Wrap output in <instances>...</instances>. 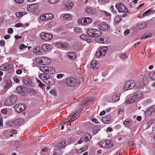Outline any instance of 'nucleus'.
Returning a JSON list of instances; mask_svg holds the SVG:
<instances>
[{
  "instance_id": "obj_1",
  "label": "nucleus",
  "mask_w": 155,
  "mask_h": 155,
  "mask_svg": "<svg viewBox=\"0 0 155 155\" xmlns=\"http://www.w3.org/2000/svg\"><path fill=\"white\" fill-rule=\"evenodd\" d=\"M65 83L69 87H74L78 85L77 79L73 77H70L65 80Z\"/></svg>"
},
{
  "instance_id": "obj_20",
  "label": "nucleus",
  "mask_w": 155,
  "mask_h": 155,
  "mask_svg": "<svg viewBox=\"0 0 155 155\" xmlns=\"http://www.w3.org/2000/svg\"><path fill=\"white\" fill-rule=\"evenodd\" d=\"M67 144L66 140H64L59 143L58 146L59 147L61 148L65 147Z\"/></svg>"
},
{
  "instance_id": "obj_33",
  "label": "nucleus",
  "mask_w": 155,
  "mask_h": 155,
  "mask_svg": "<svg viewBox=\"0 0 155 155\" xmlns=\"http://www.w3.org/2000/svg\"><path fill=\"white\" fill-rule=\"evenodd\" d=\"M138 25L140 28H144L147 26L146 24L144 22H141L138 24Z\"/></svg>"
},
{
  "instance_id": "obj_58",
  "label": "nucleus",
  "mask_w": 155,
  "mask_h": 155,
  "mask_svg": "<svg viewBox=\"0 0 155 155\" xmlns=\"http://www.w3.org/2000/svg\"><path fill=\"white\" fill-rule=\"evenodd\" d=\"M60 0H48L49 2L52 4L56 3L58 2Z\"/></svg>"
},
{
  "instance_id": "obj_63",
  "label": "nucleus",
  "mask_w": 155,
  "mask_h": 155,
  "mask_svg": "<svg viewBox=\"0 0 155 155\" xmlns=\"http://www.w3.org/2000/svg\"><path fill=\"white\" fill-rule=\"evenodd\" d=\"M50 93L53 95H55L56 94V91L54 90H52L50 91Z\"/></svg>"
},
{
  "instance_id": "obj_38",
  "label": "nucleus",
  "mask_w": 155,
  "mask_h": 155,
  "mask_svg": "<svg viewBox=\"0 0 155 155\" xmlns=\"http://www.w3.org/2000/svg\"><path fill=\"white\" fill-rule=\"evenodd\" d=\"M85 11L89 14H92L93 13V9L90 7H88L86 8Z\"/></svg>"
},
{
  "instance_id": "obj_18",
  "label": "nucleus",
  "mask_w": 155,
  "mask_h": 155,
  "mask_svg": "<svg viewBox=\"0 0 155 155\" xmlns=\"http://www.w3.org/2000/svg\"><path fill=\"white\" fill-rule=\"evenodd\" d=\"M33 53L37 55H40L42 54V50L39 47H37L34 49L33 51Z\"/></svg>"
},
{
  "instance_id": "obj_51",
  "label": "nucleus",
  "mask_w": 155,
  "mask_h": 155,
  "mask_svg": "<svg viewBox=\"0 0 155 155\" xmlns=\"http://www.w3.org/2000/svg\"><path fill=\"white\" fill-rule=\"evenodd\" d=\"M29 92L33 95H36L37 94V92L34 89H30L29 90Z\"/></svg>"
},
{
  "instance_id": "obj_16",
  "label": "nucleus",
  "mask_w": 155,
  "mask_h": 155,
  "mask_svg": "<svg viewBox=\"0 0 155 155\" xmlns=\"http://www.w3.org/2000/svg\"><path fill=\"white\" fill-rule=\"evenodd\" d=\"M100 66L99 63L96 60L92 61L91 63V67L94 69H97Z\"/></svg>"
},
{
  "instance_id": "obj_49",
  "label": "nucleus",
  "mask_w": 155,
  "mask_h": 155,
  "mask_svg": "<svg viewBox=\"0 0 155 155\" xmlns=\"http://www.w3.org/2000/svg\"><path fill=\"white\" fill-rule=\"evenodd\" d=\"M62 45L61 48L66 49H69L70 48L69 45L67 43H63Z\"/></svg>"
},
{
  "instance_id": "obj_12",
  "label": "nucleus",
  "mask_w": 155,
  "mask_h": 155,
  "mask_svg": "<svg viewBox=\"0 0 155 155\" xmlns=\"http://www.w3.org/2000/svg\"><path fill=\"white\" fill-rule=\"evenodd\" d=\"M66 55L68 59H72L74 61H76V55L75 53L68 52L67 53Z\"/></svg>"
},
{
  "instance_id": "obj_40",
  "label": "nucleus",
  "mask_w": 155,
  "mask_h": 155,
  "mask_svg": "<svg viewBox=\"0 0 155 155\" xmlns=\"http://www.w3.org/2000/svg\"><path fill=\"white\" fill-rule=\"evenodd\" d=\"M128 84L129 83H127L126 82L125 84V86L124 87V90H128L131 89L132 88L130 87V86Z\"/></svg>"
},
{
  "instance_id": "obj_21",
  "label": "nucleus",
  "mask_w": 155,
  "mask_h": 155,
  "mask_svg": "<svg viewBox=\"0 0 155 155\" xmlns=\"http://www.w3.org/2000/svg\"><path fill=\"white\" fill-rule=\"evenodd\" d=\"M84 141H88L91 139V137L89 134H85L82 137Z\"/></svg>"
},
{
  "instance_id": "obj_11",
  "label": "nucleus",
  "mask_w": 155,
  "mask_h": 155,
  "mask_svg": "<svg viewBox=\"0 0 155 155\" xmlns=\"http://www.w3.org/2000/svg\"><path fill=\"white\" fill-rule=\"evenodd\" d=\"M41 62L39 63L41 65H48L51 62L50 60L48 57H41Z\"/></svg>"
},
{
  "instance_id": "obj_46",
  "label": "nucleus",
  "mask_w": 155,
  "mask_h": 155,
  "mask_svg": "<svg viewBox=\"0 0 155 155\" xmlns=\"http://www.w3.org/2000/svg\"><path fill=\"white\" fill-rule=\"evenodd\" d=\"M75 141V139H74L72 137H69V140L68 141L69 144L71 143H74Z\"/></svg>"
},
{
  "instance_id": "obj_44",
  "label": "nucleus",
  "mask_w": 155,
  "mask_h": 155,
  "mask_svg": "<svg viewBox=\"0 0 155 155\" xmlns=\"http://www.w3.org/2000/svg\"><path fill=\"white\" fill-rule=\"evenodd\" d=\"M25 14V12H17L16 13V15L18 17H20Z\"/></svg>"
},
{
  "instance_id": "obj_42",
  "label": "nucleus",
  "mask_w": 155,
  "mask_h": 155,
  "mask_svg": "<svg viewBox=\"0 0 155 155\" xmlns=\"http://www.w3.org/2000/svg\"><path fill=\"white\" fill-rule=\"evenodd\" d=\"M121 20L120 17L119 16H117L114 18V21L116 23H118L120 22Z\"/></svg>"
},
{
  "instance_id": "obj_14",
  "label": "nucleus",
  "mask_w": 155,
  "mask_h": 155,
  "mask_svg": "<svg viewBox=\"0 0 155 155\" xmlns=\"http://www.w3.org/2000/svg\"><path fill=\"white\" fill-rule=\"evenodd\" d=\"M99 145L100 146L103 147H111L112 146L111 144H108V141L102 140L100 142Z\"/></svg>"
},
{
  "instance_id": "obj_35",
  "label": "nucleus",
  "mask_w": 155,
  "mask_h": 155,
  "mask_svg": "<svg viewBox=\"0 0 155 155\" xmlns=\"http://www.w3.org/2000/svg\"><path fill=\"white\" fill-rule=\"evenodd\" d=\"M12 83L10 81H6L4 86L5 89H7L10 87Z\"/></svg>"
},
{
  "instance_id": "obj_59",
  "label": "nucleus",
  "mask_w": 155,
  "mask_h": 155,
  "mask_svg": "<svg viewBox=\"0 0 155 155\" xmlns=\"http://www.w3.org/2000/svg\"><path fill=\"white\" fill-rule=\"evenodd\" d=\"M41 58H40L38 57L37 58H36V61L37 62V63H38L39 64H40V63H41Z\"/></svg>"
},
{
  "instance_id": "obj_30",
  "label": "nucleus",
  "mask_w": 155,
  "mask_h": 155,
  "mask_svg": "<svg viewBox=\"0 0 155 155\" xmlns=\"http://www.w3.org/2000/svg\"><path fill=\"white\" fill-rule=\"evenodd\" d=\"M45 16L47 20H49L53 18V15L51 13H47L45 14Z\"/></svg>"
},
{
  "instance_id": "obj_45",
  "label": "nucleus",
  "mask_w": 155,
  "mask_h": 155,
  "mask_svg": "<svg viewBox=\"0 0 155 155\" xmlns=\"http://www.w3.org/2000/svg\"><path fill=\"white\" fill-rule=\"evenodd\" d=\"M74 31L78 34L81 33L82 32L81 29L78 27L75 28Z\"/></svg>"
},
{
  "instance_id": "obj_53",
  "label": "nucleus",
  "mask_w": 155,
  "mask_h": 155,
  "mask_svg": "<svg viewBox=\"0 0 155 155\" xmlns=\"http://www.w3.org/2000/svg\"><path fill=\"white\" fill-rule=\"evenodd\" d=\"M150 77L151 79H155V72H152L150 75Z\"/></svg>"
},
{
  "instance_id": "obj_64",
  "label": "nucleus",
  "mask_w": 155,
  "mask_h": 155,
  "mask_svg": "<svg viewBox=\"0 0 155 155\" xmlns=\"http://www.w3.org/2000/svg\"><path fill=\"white\" fill-rule=\"evenodd\" d=\"M1 112L3 114H6L7 112V110L6 109H3L1 110Z\"/></svg>"
},
{
  "instance_id": "obj_41",
  "label": "nucleus",
  "mask_w": 155,
  "mask_h": 155,
  "mask_svg": "<svg viewBox=\"0 0 155 155\" xmlns=\"http://www.w3.org/2000/svg\"><path fill=\"white\" fill-rule=\"evenodd\" d=\"M96 40L97 41L98 43H103L104 42V39L99 37L96 38Z\"/></svg>"
},
{
  "instance_id": "obj_54",
  "label": "nucleus",
  "mask_w": 155,
  "mask_h": 155,
  "mask_svg": "<svg viewBox=\"0 0 155 155\" xmlns=\"http://www.w3.org/2000/svg\"><path fill=\"white\" fill-rule=\"evenodd\" d=\"M28 48V50H29L30 47H28L27 46H25L23 44H22L20 45L19 46V48H20V49L21 50L23 49L24 48Z\"/></svg>"
},
{
  "instance_id": "obj_4",
  "label": "nucleus",
  "mask_w": 155,
  "mask_h": 155,
  "mask_svg": "<svg viewBox=\"0 0 155 155\" xmlns=\"http://www.w3.org/2000/svg\"><path fill=\"white\" fill-rule=\"evenodd\" d=\"M39 78L44 82L47 84H50L51 83L49 81H54L52 78H50L49 75L47 73L40 74Z\"/></svg>"
},
{
  "instance_id": "obj_2",
  "label": "nucleus",
  "mask_w": 155,
  "mask_h": 155,
  "mask_svg": "<svg viewBox=\"0 0 155 155\" xmlns=\"http://www.w3.org/2000/svg\"><path fill=\"white\" fill-rule=\"evenodd\" d=\"M143 92L140 91H139L137 93H135L134 94L132 97L130 98L125 101L126 104H128L133 103L135 101V98L140 99L142 98L143 97Z\"/></svg>"
},
{
  "instance_id": "obj_62",
  "label": "nucleus",
  "mask_w": 155,
  "mask_h": 155,
  "mask_svg": "<svg viewBox=\"0 0 155 155\" xmlns=\"http://www.w3.org/2000/svg\"><path fill=\"white\" fill-rule=\"evenodd\" d=\"M13 30L12 28H9L8 29V32L9 34H12V33H13Z\"/></svg>"
},
{
  "instance_id": "obj_32",
  "label": "nucleus",
  "mask_w": 155,
  "mask_h": 155,
  "mask_svg": "<svg viewBox=\"0 0 155 155\" xmlns=\"http://www.w3.org/2000/svg\"><path fill=\"white\" fill-rule=\"evenodd\" d=\"M47 67V66H41L39 67V69L43 72L46 73Z\"/></svg>"
},
{
  "instance_id": "obj_5",
  "label": "nucleus",
  "mask_w": 155,
  "mask_h": 155,
  "mask_svg": "<svg viewBox=\"0 0 155 155\" xmlns=\"http://www.w3.org/2000/svg\"><path fill=\"white\" fill-rule=\"evenodd\" d=\"M17 100L16 96L11 95L5 101V104L7 106H11L15 103Z\"/></svg>"
},
{
  "instance_id": "obj_3",
  "label": "nucleus",
  "mask_w": 155,
  "mask_h": 155,
  "mask_svg": "<svg viewBox=\"0 0 155 155\" xmlns=\"http://www.w3.org/2000/svg\"><path fill=\"white\" fill-rule=\"evenodd\" d=\"M87 34L93 37L100 36L102 34V32L99 30L91 28L86 29Z\"/></svg>"
},
{
  "instance_id": "obj_50",
  "label": "nucleus",
  "mask_w": 155,
  "mask_h": 155,
  "mask_svg": "<svg viewBox=\"0 0 155 155\" xmlns=\"http://www.w3.org/2000/svg\"><path fill=\"white\" fill-rule=\"evenodd\" d=\"M87 146H84V147L80 149L79 151L80 153L82 152H83L87 150Z\"/></svg>"
},
{
  "instance_id": "obj_52",
  "label": "nucleus",
  "mask_w": 155,
  "mask_h": 155,
  "mask_svg": "<svg viewBox=\"0 0 155 155\" xmlns=\"http://www.w3.org/2000/svg\"><path fill=\"white\" fill-rule=\"evenodd\" d=\"M67 120L66 122H63V124L67 123V122H70L71 121L73 120V119H72V117H71V114L68 117V118L67 119Z\"/></svg>"
},
{
  "instance_id": "obj_31",
  "label": "nucleus",
  "mask_w": 155,
  "mask_h": 155,
  "mask_svg": "<svg viewBox=\"0 0 155 155\" xmlns=\"http://www.w3.org/2000/svg\"><path fill=\"white\" fill-rule=\"evenodd\" d=\"M133 122L131 120H125L124 122V124L128 126H131L132 125Z\"/></svg>"
},
{
  "instance_id": "obj_61",
  "label": "nucleus",
  "mask_w": 155,
  "mask_h": 155,
  "mask_svg": "<svg viewBox=\"0 0 155 155\" xmlns=\"http://www.w3.org/2000/svg\"><path fill=\"white\" fill-rule=\"evenodd\" d=\"M23 25V24L22 23H17L15 25V27H20L21 26Z\"/></svg>"
},
{
  "instance_id": "obj_13",
  "label": "nucleus",
  "mask_w": 155,
  "mask_h": 155,
  "mask_svg": "<svg viewBox=\"0 0 155 155\" xmlns=\"http://www.w3.org/2000/svg\"><path fill=\"white\" fill-rule=\"evenodd\" d=\"M42 49L45 52L50 51L52 49L53 47L47 44H44L42 46Z\"/></svg>"
},
{
  "instance_id": "obj_56",
  "label": "nucleus",
  "mask_w": 155,
  "mask_h": 155,
  "mask_svg": "<svg viewBox=\"0 0 155 155\" xmlns=\"http://www.w3.org/2000/svg\"><path fill=\"white\" fill-rule=\"evenodd\" d=\"M120 57L123 59H125L127 57V56L126 55V54L125 53H122L120 56Z\"/></svg>"
},
{
  "instance_id": "obj_17",
  "label": "nucleus",
  "mask_w": 155,
  "mask_h": 155,
  "mask_svg": "<svg viewBox=\"0 0 155 155\" xmlns=\"http://www.w3.org/2000/svg\"><path fill=\"white\" fill-rule=\"evenodd\" d=\"M81 37L84 36V39L88 42H91L93 40V37L92 36L90 35H83L81 36Z\"/></svg>"
},
{
  "instance_id": "obj_7",
  "label": "nucleus",
  "mask_w": 155,
  "mask_h": 155,
  "mask_svg": "<svg viewBox=\"0 0 155 155\" xmlns=\"http://www.w3.org/2000/svg\"><path fill=\"white\" fill-rule=\"evenodd\" d=\"M14 107L15 110L19 113L22 112L26 109V106L25 105L20 104H16Z\"/></svg>"
},
{
  "instance_id": "obj_48",
  "label": "nucleus",
  "mask_w": 155,
  "mask_h": 155,
  "mask_svg": "<svg viewBox=\"0 0 155 155\" xmlns=\"http://www.w3.org/2000/svg\"><path fill=\"white\" fill-rule=\"evenodd\" d=\"M84 19H86L87 21L86 24H89L91 23L92 21V19L90 17H85L84 18Z\"/></svg>"
},
{
  "instance_id": "obj_19",
  "label": "nucleus",
  "mask_w": 155,
  "mask_h": 155,
  "mask_svg": "<svg viewBox=\"0 0 155 155\" xmlns=\"http://www.w3.org/2000/svg\"><path fill=\"white\" fill-rule=\"evenodd\" d=\"M155 111V106H151L149 109L146 111V113L149 115H151L152 113L154 112Z\"/></svg>"
},
{
  "instance_id": "obj_43",
  "label": "nucleus",
  "mask_w": 155,
  "mask_h": 155,
  "mask_svg": "<svg viewBox=\"0 0 155 155\" xmlns=\"http://www.w3.org/2000/svg\"><path fill=\"white\" fill-rule=\"evenodd\" d=\"M102 28H104L103 30L105 31L109 30L110 29V26L107 24L103 25L102 26Z\"/></svg>"
},
{
  "instance_id": "obj_9",
  "label": "nucleus",
  "mask_w": 155,
  "mask_h": 155,
  "mask_svg": "<svg viewBox=\"0 0 155 155\" xmlns=\"http://www.w3.org/2000/svg\"><path fill=\"white\" fill-rule=\"evenodd\" d=\"M40 36L41 39L46 41L51 40L53 38L52 35L44 32L41 33L40 35Z\"/></svg>"
},
{
  "instance_id": "obj_29",
  "label": "nucleus",
  "mask_w": 155,
  "mask_h": 155,
  "mask_svg": "<svg viewBox=\"0 0 155 155\" xmlns=\"http://www.w3.org/2000/svg\"><path fill=\"white\" fill-rule=\"evenodd\" d=\"M126 82L127 83H129L128 84L130 86V87L132 88L136 85L135 82L133 80L129 81Z\"/></svg>"
},
{
  "instance_id": "obj_39",
  "label": "nucleus",
  "mask_w": 155,
  "mask_h": 155,
  "mask_svg": "<svg viewBox=\"0 0 155 155\" xmlns=\"http://www.w3.org/2000/svg\"><path fill=\"white\" fill-rule=\"evenodd\" d=\"M38 5L37 4H35L29 5L27 9H28V8H31L32 9H33L34 8H38Z\"/></svg>"
},
{
  "instance_id": "obj_27",
  "label": "nucleus",
  "mask_w": 155,
  "mask_h": 155,
  "mask_svg": "<svg viewBox=\"0 0 155 155\" xmlns=\"http://www.w3.org/2000/svg\"><path fill=\"white\" fill-rule=\"evenodd\" d=\"M100 127L99 126L97 125L94 127L92 129V131L94 134H96L100 130Z\"/></svg>"
},
{
  "instance_id": "obj_60",
  "label": "nucleus",
  "mask_w": 155,
  "mask_h": 155,
  "mask_svg": "<svg viewBox=\"0 0 155 155\" xmlns=\"http://www.w3.org/2000/svg\"><path fill=\"white\" fill-rule=\"evenodd\" d=\"M45 15H41L40 17V18L42 20H47L45 18Z\"/></svg>"
},
{
  "instance_id": "obj_8",
  "label": "nucleus",
  "mask_w": 155,
  "mask_h": 155,
  "mask_svg": "<svg viewBox=\"0 0 155 155\" xmlns=\"http://www.w3.org/2000/svg\"><path fill=\"white\" fill-rule=\"evenodd\" d=\"M115 7L119 12H127V9L122 3H119L115 5Z\"/></svg>"
},
{
  "instance_id": "obj_37",
  "label": "nucleus",
  "mask_w": 155,
  "mask_h": 155,
  "mask_svg": "<svg viewBox=\"0 0 155 155\" xmlns=\"http://www.w3.org/2000/svg\"><path fill=\"white\" fill-rule=\"evenodd\" d=\"M73 5V3L72 2H70L67 3V4L65 5V8L66 9H71L72 8Z\"/></svg>"
},
{
  "instance_id": "obj_26",
  "label": "nucleus",
  "mask_w": 155,
  "mask_h": 155,
  "mask_svg": "<svg viewBox=\"0 0 155 155\" xmlns=\"http://www.w3.org/2000/svg\"><path fill=\"white\" fill-rule=\"evenodd\" d=\"M91 102V98H88L85 99L81 103V105H84L87 103H90Z\"/></svg>"
},
{
  "instance_id": "obj_22",
  "label": "nucleus",
  "mask_w": 155,
  "mask_h": 155,
  "mask_svg": "<svg viewBox=\"0 0 155 155\" xmlns=\"http://www.w3.org/2000/svg\"><path fill=\"white\" fill-rule=\"evenodd\" d=\"M11 67L8 64H5L2 66H0V70L2 71H7L10 68H11Z\"/></svg>"
},
{
  "instance_id": "obj_28",
  "label": "nucleus",
  "mask_w": 155,
  "mask_h": 155,
  "mask_svg": "<svg viewBox=\"0 0 155 155\" xmlns=\"http://www.w3.org/2000/svg\"><path fill=\"white\" fill-rule=\"evenodd\" d=\"M63 17L64 20L66 21H68L70 20L71 18V16L69 14H66L63 15Z\"/></svg>"
},
{
  "instance_id": "obj_25",
  "label": "nucleus",
  "mask_w": 155,
  "mask_h": 155,
  "mask_svg": "<svg viewBox=\"0 0 155 155\" xmlns=\"http://www.w3.org/2000/svg\"><path fill=\"white\" fill-rule=\"evenodd\" d=\"M16 90L17 92L20 95L23 94L25 92L23 88L21 86L17 87L16 88Z\"/></svg>"
},
{
  "instance_id": "obj_15",
  "label": "nucleus",
  "mask_w": 155,
  "mask_h": 155,
  "mask_svg": "<svg viewBox=\"0 0 155 155\" xmlns=\"http://www.w3.org/2000/svg\"><path fill=\"white\" fill-rule=\"evenodd\" d=\"M102 122L106 124L110 123L111 121V117L109 116H104L102 119Z\"/></svg>"
},
{
  "instance_id": "obj_57",
  "label": "nucleus",
  "mask_w": 155,
  "mask_h": 155,
  "mask_svg": "<svg viewBox=\"0 0 155 155\" xmlns=\"http://www.w3.org/2000/svg\"><path fill=\"white\" fill-rule=\"evenodd\" d=\"M62 44L59 42H57L56 43V45L59 48H61L62 47Z\"/></svg>"
},
{
  "instance_id": "obj_23",
  "label": "nucleus",
  "mask_w": 155,
  "mask_h": 155,
  "mask_svg": "<svg viewBox=\"0 0 155 155\" xmlns=\"http://www.w3.org/2000/svg\"><path fill=\"white\" fill-rule=\"evenodd\" d=\"M23 82L25 84L27 85H30L31 84V80L29 78H25Z\"/></svg>"
},
{
  "instance_id": "obj_10",
  "label": "nucleus",
  "mask_w": 155,
  "mask_h": 155,
  "mask_svg": "<svg viewBox=\"0 0 155 155\" xmlns=\"http://www.w3.org/2000/svg\"><path fill=\"white\" fill-rule=\"evenodd\" d=\"M24 121V120L22 118L18 119L15 121H12L10 122L9 125L11 126H15L20 125L21 123Z\"/></svg>"
},
{
  "instance_id": "obj_34",
  "label": "nucleus",
  "mask_w": 155,
  "mask_h": 155,
  "mask_svg": "<svg viewBox=\"0 0 155 155\" xmlns=\"http://www.w3.org/2000/svg\"><path fill=\"white\" fill-rule=\"evenodd\" d=\"M120 96L119 95H114L112 97V100L113 101H117L119 100Z\"/></svg>"
},
{
  "instance_id": "obj_47",
  "label": "nucleus",
  "mask_w": 155,
  "mask_h": 155,
  "mask_svg": "<svg viewBox=\"0 0 155 155\" xmlns=\"http://www.w3.org/2000/svg\"><path fill=\"white\" fill-rule=\"evenodd\" d=\"M37 82L38 83V86L42 89L44 87L45 84L42 83L39 80H37Z\"/></svg>"
},
{
  "instance_id": "obj_24",
  "label": "nucleus",
  "mask_w": 155,
  "mask_h": 155,
  "mask_svg": "<svg viewBox=\"0 0 155 155\" xmlns=\"http://www.w3.org/2000/svg\"><path fill=\"white\" fill-rule=\"evenodd\" d=\"M55 72L54 68H51L48 66L46 73L48 74H53Z\"/></svg>"
},
{
  "instance_id": "obj_6",
  "label": "nucleus",
  "mask_w": 155,
  "mask_h": 155,
  "mask_svg": "<svg viewBox=\"0 0 155 155\" xmlns=\"http://www.w3.org/2000/svg\"><path fill=\"white\" fill-rule=\"evenodd\" d=\"M108 50V48L106 47H103L101 48L99 51L96 53V56L99 58L102 57L105 55V54Z\"/></svg>"
},
{
  "instance_id": "obj_36",
  "label": "nucleus",
  "mask_w": 155,
  "mask_h": 155,
  "mask_svg": "<svg viewBox=\"0 0 155 155\" xmlns=\"http://www.w3.org/2000/svg\"><path fill=\"white\" fill-rule=\"evenodd\" d=\"M78 23L79 24H81L82 25H87V21L86 19H84V18L80 19L78 21Z\"/></svg>"
},
{
  "instance_id": "obj_55",
  "label": "nucleus",
  "mask_w": 155,
  "mask_h": 155,
  "mask_svg": "<svg viewBox=\"0 0 155 155\" xmlns=\"http://www.w3.org/2000/svg\"><path fill=\"white\" fill-rule=\"evenodd\" d=\"M64 74H57L56 77L58 79L61 78L64 76Z\"/></svg>"
}]
</instances>
